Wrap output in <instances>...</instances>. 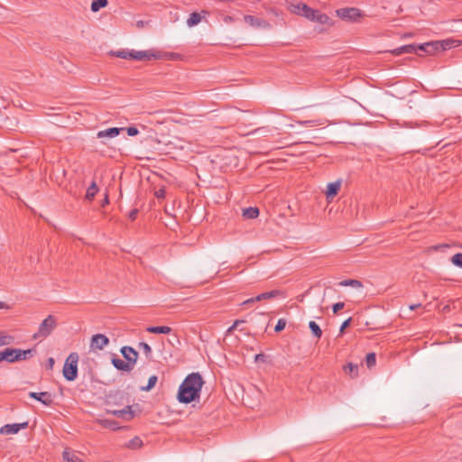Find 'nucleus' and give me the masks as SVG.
<instances>
[{"label":"nucleus","mask_w":462,"mask_h":462,"mask_svg":"<svg viewBox=\"0 0 462 462\" xmlns=\"http://www.w3.org/2000/svg\"><path fill=\"white\" fill-rule=\"evenodd\" d=\"M203 384L204 380L199 373L188 374L179 387L177 400L185 404L198 400Z\"/></svg>","instance_id":"f257e3e1"},{"label":"nucleus","mask_w":462,"mask_h":462,"mask_svg":"<svg viewBox=\"0 0 462 462\" xmlns=\"http://www.w3.org/2000/svg\"><path fill=\"white\" fill-rule=\"evenodd\" d=\"M36 348H29L26 350H23L20 348H12L7 347L0 352L2 356V361H6L8 363H15L23 360H28L33 357L36 354Z\"/></svg>","instance_id":"f03ea898"},{"label":"nucleus","mask_w":462,"mask_h":462,"mask_svg":"<svg viewBox=\"0 0 462 462\" xmlns=\"http://www.w3.org/2000/svg\"><path fill=\"white\" fill-rule=\"evenodd\" d=\"M79 355L76 352L70 353L65 360L62 374L67 381H74L78 376Z\"/></svg>","instance_id":"7ed1b4c3"},{"label":"nucleus","mask_w":462,"mask_h":462,"mask_svg":"<svg viewBox=\"0 0 462 462\" xmlns=\"http://www.w3.org/2000/svg\"><path fill=\"white\" fill-rule=\"evenodd\" d=\"M303 9V16L312 22H317L320 24L331 25L332 21L328 15L321 13L319 10L313 9L309 5H301Z\"/></svg>","instance_id":"20e7f679"},{"label":"nucleus","mask_w":462,"mask_h":462,"mask_svg":"<svg viewBox=\"0 0 462 462\" xmlns=\"http://www.w3.org/2000/svg\"><path fill=\"white\" fill-rule=\"evenodd\" d=\"M56 327H57L56 318L52 315H49L40 324L38 331L33 335V338L36 339L39 337H48L49 335H51V333Z\"/></svg>","instance_id":"39448f33"},{"label":"nucleus","mask_w":462,"mask_h":462,"mask_svg":"<svg viewBox=\"0 0 462 462\" xmlns=\"http://www.w3.org/2000/svg\"><path fill=\"white\" fill-rule=\"evenodd\" d=\"M337 15L344 20L354 22L362 16L361 11L356 7L340 8L336 11Z\"/></svg>","instance_id":"423d86ee"},{"label":"nucleus","mask_w":462,"mask_h":462,"mask_svg":"<svg viewBox=\"0 0 462 462\" xmlns=\"http://www.w3.org/2000/svg\"><path fill=\"white\" fill-rule=\"evenodd\" d=\"M162 51H134L133 60H161Z\"/></svg>","instance_id":"0eeeda50"},{"label":"nucleus","mask_w":462,"mask_h":462,"mask_svg":"<svg viewBox=\"0 0 462 462\" xmlns=\"http://www.w3.org/2000/svg\"><path fill=\"white\" fill-rule=\"evenodd\" d=\"M109 344V338L104 334L93 335L90 339L92 350H103Z\"/></svg>","instance_id":"6e6552de"},{"label":"nucleus","mask_w":462,"mask_h":462,"mask_svg":"<svg viewBox=\"0 0 462 462\" xmlns=\"http://www.w3.org/2000/svg\"><path fill=\"white\" fill-rule=\"evenodd\" d=\"M28 427V421L23 423L5 424L0 429V433L4 435H12L19 432L20 430H24Z\"/></svg>","instance_id":"1a4fd4ad"},{"label":"nucleus","mask_w":462,"mask_h":462,"mask_svg":"<svg viewBox=\"0 0 462 462\" xmlns=\"http://www.w3.org/2000/svg\"><path fill=\"white\" fill-rule=\"evenodd\" d=\"M29 397L42 402L46 406H51L53 402L52 395L49 392H30Z\"/></svg>","instance_id":"9d476101"},{"label":"nucleus","mask_w":462,"mask_h":462,"mask_svg":"<svg viewBox=\"0 0 462 462\" xmlns=\"http://www.w3.org/2000/svg\"><path fill=\"white\" fill-rule=\"evenodd\" d=\"M120 352L128 364H131L133 366L136 364L138 352L134 347L125 346L121 348Z\"/></svg>","instance_id":"9b49d317"},{"label":"nucleus","mask_w":462,"mask_h":462,"mask_svg":"<svg viewBox=\"0 0 462 462\" xmlns=\"http://www.w3.org/2000/svg\"><path fill=\"white\" fill-rule=\"evenodd\" d=\"M277 298L284 299L286 298V292L282 290H273L270 291L263 292L257 296H255V300H274Z\"/></svg>","instance_id":"f8f14e48"},{"label":"nucleus","mask_w":462,"mask_h":462,"mask_svg":"<svg viewBox=\"0 0 462 462\" xmlns=\"http://www.w3.org/2000/svg\"><path fill=\"white\" fill-rule=\"evenodd\" d=\"M448 44L446 42H430L427 44V51L426 54L432 55L439 51H445L448 48Z\"/></svg>","instance_id":"ddd939ff"},{"label":"nucleus","mask_w":462,"mask_h":462,"mask_svg":"<svg viewBox=\"0 0 462 462\" xmlns=\"http://www.w3.org/2000/svg\"><path fill=\"white\" fill-rule=\"evenodd\" d=\"M124 130H125L124 127H110V128L97 132V138H105V137L114 138V137H116L120 134V132H122Z\"/></svg>","instance_id":"4468645a"},{"label":"nucleus","mask_w":462,"mask_h":462,"mask_svg":"<svg viewBox=\"0 0 462 462\" xmlns=\"http://www.w3.org/2000/svg\"><path fill=\"white\" fill-rule=\"evenodd\" d=\"M107 412L111 413L118 418H125V415H128L127 420H131L134 416V411L132 410V406H130V405H126L122 410H114V411L107 410Z\"/></svg>","instance_id":"2eb2a0df"},{"label":"nucleus","mask_w":462,"mask_h":462,"mask_svg":"<svg viewBox=\"0 0 462 462\" xmlns=\"http://www.w3.org/2000/svg\"><path fill=\"white\" fill-rule=\"evenodd\" d=\"M111 362L113 365L119 371L131 372L134 368L131 364H128L126 361H124L116 356H114Z\"/></svg>","instance_id":"dca6fc26"},{"label":"nucleus","mask_w":462,"mask_h":462,"mask_svg":"<svg viewBox=\"0 0 462 462\" xmlns=\"http://www.w3.org/2000/svg\"><path fill=\"white\" fill-rule=\"evenodd\" d=\"M341 188V180H337L334 182H330L327 186L326 197L327 199H333L337 195L339 189Z\"/></svg>","instance_id":"f3484780"},{"label":"nucleus","mask_w":462,"mask_h":462,"mask_svg":"<svg viewBox=\"0 0 462 462\" xmlns=\"http://www.w3.org/2000/svg\"><path fill=\"white\" fill-rule=\"evenodd\" d=\"M391 53L393 55H396V56L402 55L404 53H417V45H415V44L403 45V46H401L399 48H396V49L391 51Z\"/></svg>","instance_id":"a211bd4d"},{"label":"nucleus","mask_w":462,"mask_h":462,"mask_svg":"<svg viewBox=\"0 0 462 462\" xmlns=\"http://www.w3.org/2000/svg\"><path fill=\"white\" fill-rule=\"evenodd\" d=\"M244 20L246 23L254 27H261L266 23L264 20L259 19L250 14L245 15Z\"/></svg>","instance_id":"6ab92c4d"},{"label":"nucleus","mask_w":462,"mask_h":462,"mask_svg":"<svg viewBox=\"0 0 462 462\" xmlns=\"http://www.w3.org/2000/svg\"><path fill=\"white\" fill-rule=\"evenodd\" d=\"M343 370L346 374H347L351 378H355L358 375V365L353 363H347L343 366Z\"/></svg>","instance_id":"aec40b11"},{"label":"nucleus","mask_w":462,"mask_h":462,"mask_svg":"<svg viewBox=\"0 0 462 462\" xmlns=\"http://www.w3.org/2000/svg\"><path fill=\"white\" fill-rule=\"evenodd\" d=\"M146 331L152 334H169L171 332V328L168 326L148 327Z\"/></svg>","instance_id":"412c9836"},{"label":"nucleus","mask_w":462,"mask_h":462,"mask_svg":"<svg viewBox=\"0 0 462 462\" xmlns=\"http://www.w3.org/2000/svg\"><path fill=\"white\" fill-rule=\"evenodd\" d=\"M110 54L112 56L125 59V60H133L134 50H132V51H129V50L116 51H111Z\"/></svg>","instance_id":"4be33fe9"},{"label":"nucleus","mask_w":462,"mask_h":462,"mask_svg":"<svg viewBox=\"0 0 462 462\" xmlns=\"http://www.w3.org/2000/svg\"><path fill=\"white\" fill-rule=\"evenodd\" d=\"M259 216V208L256 207H249L243 209V217L247 219H254Z\"/></svg>","instance_id":"5701e85b"},{"label":"nucleus","mask_w":462,"mask_h":462,"mask_svg":"<svg viewBox=\"0 0 462 462\" xmlns=\"http://www.w3.org/2000/svg\"><path fill=\"white\" fill-rule=\"evenodd\" d=\"M97 192H98V187H97L96 181L93 180L91 182L90 186L87 189V192L85 195V199L89 200V201L93 200Z\"/></svg>","instance_id":"b1692460"},{"label":"nucleus","mask_w":462,"mask_h":462,"mask_svg":"<svg viewBox=\"0 0 462 462\" xmlns=\"http://www.w3.org/2000/svg\"><path fill=\"white\" fill-rule=\"evenodd\" d=\"M202 17L200 14L197 12H193L190 14L189 17L187 20V24L189 27H193L197 24H199L201 21Z\"/></svg>","instance_id":"393cba45"},{"label":"nucleus","mask_w":462,"mask_h":462,"mask_svg":"<svg viewBox=\"0 0 462 462\" xmlns=\"http://www.w3.org/2000/svg\"><path fill=\"white\" fill-rule=\"evenodd\" d=\"M309 328L312 333V335L317 337V338H320L321 336H322V330L320 328V327L313 320L310 321L309 322Z\"/></svg>","instance_id":"a878e982"},{"label":"nucleus","mask_w":462,"mask_h":462,"mask_svg":"<svg viewBox=\"0 0 462 462\" xmlns=\"http://www.w3.org/2000/svg\"><path fill=\"white\" fill-rule=\"evenodd\" d=\"M107 5V0H93V2L91 3V11L96 13L99 11L101 8L106 7Z\"/></svg>","instance_id":"bb28decb"},{"label":"nucleus","mask_w":462,"mask_h":462,"mask_svg":"<svg viewBox=\"0 0 462 462\" xmlns=\"http://www.w3.org/2000/svg\"><path fill=\"white\" fill-rule=\"evenodd\" d=\"M339 285L340 286H344V287L351 286V287H354V288H361V287H363L362 282L359 280H355V279L344 280V281L339 282Z\"/></svg>","instance_id":"cd10ccee"},{"label":"nucleus","mask_w":462,"mask_h":462,"mask_svg":"<svg viewBox=\"0 0 462 462\" xmlns=\"http://www.w3.org/2000/svg\"><path fill=\"white\" fill-rule=\"evenodd\" d=\"M100 424L106 429L116 430L119 429L118 422L114 420H100Z\"/></svg>","instance_id":"c85d7f7f"},{"label":"nucleus","mask_w":462,"mask_h":462,"mask_svg":"<svg viewBox=\"0 0 462 462\" xmlns=\"http://www.w3.org/2000/svg\"><path fill=\"white\" fill-rule=\"evenodd\" d=\"M62 457L65 462H83L78 456L70 453L67 449L63 451Z\"/></svg>","instance_id":"c756f323"},{"label":"nucleus","mask_w":462,"mask_h":462,"mask_svg":"<svg viewBox=\"0 0 462 462\" xmlns=\"http://www.w3.org/2000/svg\"><path fill=\"white\" fill-rule=\"evenodd\" d=\"M158 381V377L156 375H152L148 379V383L145 386H142L141 391L149 392L151 391L156 384Z\"/></svg>","instance_id":"7c9ffc66"},{"label":"nucleus","mask_w":462,"mask_h":462,"mask_svg":"<svg viewBox=\"0 0 462 462\" xmlns=\"http://www.w3.org/2000/svg\"><path fill=\"white\" fill-rule=\"evenodd\" d=\"M138 348L144 353L147 359H149V360L152 359V348L147 343L140 342L138 344Z\"/></svg>","instance_id":"2f4dec72"},{"label":"nucleus","mask_w":462,"mask_h":462,"mask_svg":"<svg viewBox=\"0 0 462 462\" xmlns=\"http://www.w3.org/2000/svg\"><path fill=\"white\" fill-rule=\"evenodd\" d=\"M13 342V336L7 335L5 332H0V346L10 345Z\"/></svg>","instance_id":"473e14b6"},{"label":"nucleus","mask_w":462,"mask_h":462,"mask_svg":"<svg viewBox=\"0 0 462 462\" xmlns=\"http://www.w3.org/2000/svg\"><path fill=\"white\" fill-rule=\"evenodd\" d=\"M125 393L123 392L117 391L115 393H110L107 396V402L116 403L117 401H121L124 399Z\"/></svg>","instance_id":"72a5a7b5"},{"label":"nucleus","mask_w":462,"mask_h":462,"mask_svg":"<svg viewBox=\"0 0 462 462\" xmlns=\"http://www.w3.org/2000/svg\"><path fill=\"white\" fill-rule=\"evenodd\" d=\"M375 363H376L375 353H374V352L368 353L365 356L366 366L370 369L375 365Z\"/></svg>","instance_id":"f704fd0d"},{"label":"nucleus","mask_w":462,"mask_h":462,"mask_svg":"<svg viewBox=\"0 0 462 462\" xmlns=\"http://www.w3.org/2000/svg\"><path fill=\"white\" fill-rule=\"evenodd\" d=\"M180 58L179 53L175 52H162L161 60H175Z\"/></svg>","instance_id":"c9c22d12"},{"label":"nucleus","mask_w":462,"mask_h":462,"mask_svg":"<svg viewBox=\"0 0 462 462\" xmlns=\"http://www.w3.org/2000/svg\"><path fill=\"white\" fill-rule=\"evenodd\" d=\"M451 262L454 265L462 268V254L457 253L454 254L451 258Z\"/></svg>","instance_id":"e433bc0d"},{"label":"nucleus","mask_w":462,"mask_h":462,"mask_svg":"<svg viewBox=\"0 0 462 462\" xmlns=\"http://www.w3.org/2000/svg\"><path fill=\"white\" fill-rule=\"evenodd\" d=\"M300 125L304 126H314L321 125L319 120H307V121H298L297 122Z\"/></svg>","instance_id":"4c0bfd02"},{"label":"nucleus","mask_w":462,"mask_h":462,"mask_svg":"<svg viewBox=\"0 0 462 462\" xmlns=\"http://www.w3.org/2000/svg\"><path fill=\"white\" fill-rule=\"evenodd\" d=\"M285 326H286V320L284 319H280L277 321V324L274 328V331L279 333L284 329Z\"/></svg>","instance_id":"58836bf2"},{"label":"nucleus","mask_w":462,"mask_h":462,"mask_svg":"<svg viewBox=\"0 0 462 462\" xmlns=\"http://www.w3.org/2000/svg\"><path fill=\"white\" fill-rule=\"evenodd\" d=\"M142 444H143L142 440L138 437H135L130 440L128 447L132 448H140L142 446Z\"/></svg>","instance_id":"ea45409f"},{"label":"nucleus","mask_w":462,"mask_h":462,"mask_svg":"<svg viewBox=\"0 0 462 462\" xmlns=\"http://www.w3.org/2000/svg\"><path fill=\"white\" fill-rule=\"evenodd\" d=\"M301 5H307L304 3H299L297 5H292V7H293L292 12L299 15L303 16V9L301 8Z\"/></svg>","instance_id":"a19ab883"},{"label":"nucleus","mask_w":462,"mask_h":462,"mask_svg":"<svg viewBox=\"0 0 462 462\" xmlns=\"http://www.w3.org/2000/svg\"><path fill=\"white\" fill-rule=\"evenodd\" d=\"M345 307V302H337L332 305V310L334 314H337L339 310H343Z\"/></svg>","instance_id":"79ce46f5"},{"label":"nucleus","mask_w":462,"mask_h":462,"mask_svg":"<svg viewBox=\"0 0 462 462\" xmlns=\"http://www.w3.org/2000/svg\"><path fill=\"white\" fill-rule=\"evenodd\" d=\"M125 130H126L127 134L129 136H135L139 134V130L135 126H130V127L125 128Z\"/></svg>","instance_id":"37998d69"},{"label":"nucleus","mask_w":462,"mask_h":462,"mask_svg":"<svg viewBox=\"0 0 462 462\" xmlns=\"http://www.w3.org/2000/svg\"><path fill=\"white\" fill-rule=\"evenodd\" d=\"M351 322H352V318H348L347 319H346V320L341 324V326H340V329H339L340 334H343V333H344L345 329L350 326Z\"/></svg>","instance_id":"c03bdc74"},{"label":"nucleus","mask_w":462,"mask_h":462,"mask_svg":"<svg viewBox=\"0 0 462 462\" xmlns=\"http://www.w3.org/2000/svg\"><path fill=\"white\" fill-rule=\"evenodd\" d=\"M165 194H166V190H165L164 187H162V188H160L159 189H157L155 191V196L158 199H164L165 198Z\"/></svg>","instance_id":"a18cd8bd"},{"label":"nucleus","mask_w":462,"mask_h":462,"mask_svg":"<svg viewBox=\"0 0 462 462\" xmlns=\"http://www.w3.org/2000/svg\"><path fill=\"white\" fill-rule=\"evenodd\" d=\"M138 209L137 208H134L132 209L130 212H129V215H128V217L130 220L134 221L136 219L137 217V215H138Z\"/></svg>","instance_id":"49530a36"},{"label":"nucleus","mask_w":462,"mask_h":462,"mask_svg":"<svg viewBox=\"0 0 462 462\" xmlns=\"http://www.w3.org/2000/svg\"><path fill=\"white\" fill-rule=\"evenodd\" d=\"M244 323V320L236 319L233 325L227 329V332L230 333L235 328H236L240 324Z\"/></svg>","instance_id":"de8ad7c7"},{"label":"nucleus","mask_w":462,"mask_h":462,"mask_svg":"<svg viewBox=\"0 0 462 462\" xmlns=\"http://www.w3.org/2000/svg\"><path fill=\"white\" fill-rule=\"evenodd\" d=\"M427 44H428V42L417 45V51H422V52L426 53V51L428 50Z\"/></svg>","instance_id":"09e8293b"},{"label":"nucleus","mask_w":462,"mask_h":462,"mask_svg":"<svg viewBox=\"0 0 462 462\" xmlns=\"http://www.w3.org/2000/svg\"><path fill=\"white\" fill-rule=\"evenodd\" d=\"M54 363H55V361H54L53 357L48 358V360H47V368L51 370L53 368Z\"/></svg>","instance_id":"8fccbe9b"},{"label":"nucleus","mask_w":462,"mask_h":462,"mask_svg":"<svg viewBox=\"0 0 462 462\" xmlns=\"http://www.w3.org/2000/svg\"><path fill=\"white\" fill-rule=\"evenodd\" d=\"M108 204H109V198H108V194L106 193L105 194V198H104V199L101 202V207H105V206H106Z\"/></svg>","instance_id":"3c124183"},{"label":"nucleus","mask_w":462,"mask_h":462,"mask_svg":"<svg viewBox=\"0 0 462 462\" xmlns=\"http://www.w3.org/2000/svg\"><path fill=\"white\" fill-rule=\"evenodd\" d=\"M257 301H258V300H255V297H253V298H250V299H248V300H245V301L243 302V304H244V305H247V304L254 303V302H257Z\"/></svg>","instance_id":"603ef678"},{"label":"nucleus","mask_w":462,"mask_h":462,"mask_svg":"<svg viewBox=\"0 0 462 462\" xmlns=\"http://www.w3.org/2000/svg\"><path fill=\"white\" fill-rule=\"evenodd\" d=\"M234 21V18L232 16L226 15L224 17V22L226 23H232Z\"/></svg>","instance_id":"864d4df0"},{"label":"nucleus","mask_w":462,"mask_h":462,"mask_svg":"<svg viewBox=\"0 0 462 462\" xmlns=\"http://www.w3.org/2000/svg\"><path fill=\"white\" fill-rule=\"evenodd\" d=\"M264 358V355L263 354H258L255 356V360L258 361V360H263Z\"/></svg>","instance_id":"5fc2aeb1"},{"label":"nucleus","mask_w":462,"mask_h":462,"mask_svg":"<svg viewBox=\"0 0 462 462\" xmlns=\"http://www.w3.org/2000/svg\"><path fill=\"white\" fill-rule=\"evenodd\" d=\"M419 307H420V304H412L410 306V310H414L418 309Z\"/></svg>","instance_id":"6e6d98bb"},{"label":"nucleus","mask_w":462,"mask_h":462,"mask_svg":"<svg viewBox=\"0 0 462 462\" xmlns=\"http://www.w3.org/2000/svg\"><path fill=\"white\" fill-rule=\"evenodd\" d=\"M5 308L8 309V306L5 304V302L0 301V310L5 309Z\"/></svg>","instance_id":"4d7b16f0"},{"label":"nucleus","mask_w":462,"mask_h":462,"mask_svg":"<svg viewBox=\"0 0 462 462\" xmlns=\"http://www.w3.org/2000/svg\"><path fill=\"white\" fill-rule=\"evenodd\" d=\"M449 310V306L448 305H446L444 308H443V311H448Z\"/></svg>","instance_id":"13d9d810"},{"label":"nucleus","mask_w":462,"mask_h":462,"mask_svg":"<svg viewBox=\"0 0 462 462\" xmlns=\"http://www.w3.org/2000/svg\"><path fill=\"white\" fill-rule=\"evenodd\" d=\"M261 130H263V128H258V129L255 130V132H259Z\"/></svg>","instance_id":"bf43d9fd"}]
</instances>
